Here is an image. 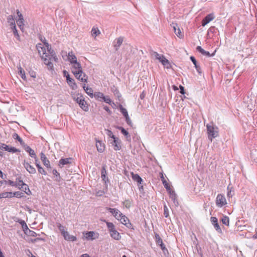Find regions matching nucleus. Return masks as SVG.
Returning a JSON list of instances; mask_svg holds the SVG:
<instances>
[{"instance_id":"nucleus-31","label":"nucleus","mask_w":257,"mask_h":257,"mask_svg":"<svg viewBox=\"0 0 257 257\" xmlns=\"http://www.w3.org/2000/svg\"><path fill=\"white\" fill-rule=\"evenodd\" d=\"M132 178L134 181L137 182L140 184H142L143 182L142 178L137 174H135L132 173Z\"/></svg>"},{"instance_id":"nucleus-40","label":"nucleus","mask_w":257,"mask_h":257,"mask_svg":"<svg viewBox=\"0 0 257 257\" xmlns=\"http://www.w3.org/2000/svg\"><path fill=\"white\" fill-rule=\"evenodd\" d=\"M120 111L123 114L124 117H126L128 115L127 110L122 107L121 105H120L119 106Z\"/></svg>"},{"instance_id":"nucleus-48","label":"nucleus","mask_w":257,"mask_h":257,"mask_svg":"<svg viewBox=\"0 0 257 257\" xmlns=\"http://www.w3.org/2000/svg\"><path fill=\"white\" fill-rule=\"evenodd\" d=\"M164 214L166 218L169 216V209L166 204L164 205Z\"/></svg>"},{"instance_id":"nucleus-34","label":"nucleus","mask_w":257,"mask_h":257,"mask_svg":"<svg viewBox=\"0 0 257 257\" xmlns=\"http://www.w3.org/2000/svg\"><path fill=\"white\" fill-rule=\"evenodd\" d=\"M7 20L8 22L10 24L11 27H13V26H16L14 17L13 15L9 16Z\"/></svg>"},{"instance_id":"nucleus-26","label":"nucleus","mask_w":257,"mask_h":257,"mask_svg":"<svg viewBox=\"0 0 257 257\" xmlns=\"http://www.w3.org/2000/svg\"><path fill=\"white\" fill-rule=\"evenodd\" d=\"M96 147L97 151L100 153H102L104 151V145L101 141H98L96 142Z\"/></svg>"},{"instance_id":"nucleus-53","label":"nucleus","mask_w":257,"mask_h":257,"mask_svg":"<svg viewBox=\"0 0 257 257\" xmlns=\"http://www.w3.org/2000/svg\"><path fill=\"white\" fill-rule=\"evenodd\" d=\"M24 20H22L21 19H18L17 21V23L18 25L19 26L20 28L21 29H23V26H24Z\"/></svg>"},{"instance_id":"nucleus-29","label":"nucleus","mask_w":257,"mask_h":257,"mask_svg":"<svg viewBox=\"0 0 257 257\" xmlns=\"http://www.w3.org/2000/svg\"><path fill=\"white\" fill-rule=\"evenodd\" d=\"M45 236V234L43 232H41V234H38L37 236H36V238L33 239H32V241L33 242H36L39 240L45 241V238L43 236Z\"/></svg>"},{"instance_id":"nucleus-38","label":"nucleus","mask_w":257,"mask_h":257,"mask_svg":"<svg viewBox=\"0 0 257 257\" xmlns=\"http://www.w3.org/2000/svg\"><path fill=\"white\" fill-rule=\"evenodd\" d=\"M13 138L15 140H17L21 145H24L25 144V143L23 141L22 139L17 134L14 133L13 135Z\"/></svg>"},{"instance_id":"nucleus-9","label":"nucleus","mask_w":257,"mask_h":257,"mask_svg":"<svg viewBox=\"0 0 257 257\" xmlns=\"http://www.w3.org/2000/svg\"><path fill=\"white\" fill-rule=\"evenodd\" d=\"M115 151H119L121 149V141L117 137L114 138L110 143Z\"/></svg>"},{"instance_id":"nucleus-46","label":"nucleus","mask_w":257,"mask_h":257,"mask_svg":"<svg viewBox=\"0 0 257 257\" xmlns=\"http://www.w3.org/2000/svg\"><path fill=\"white\" fill-rule=\"evenodd\" d=\"M164 187L166 188V189L167 190V191L169 192H170V191H171L172 190H171V187H170V185L168 183V182H167L166 180H163V182H162Z\"/></svg>"},{"instance_id":"nucleus-47","label":"nucleus","mask_w":257,"mask_h":257,"mask_svg":"<svg viewBox=\"0 0 257 257\" xmlns=\"http://www.w3.org/2000/svg\"><path fill=\"white\" fill-rule=\"evenodd\" d=\"M150 54L151 55V56H154L157 60H158V59L160 58V56H161V54H159L157 52L154 51L153 50H151L150 51Z\"/></svg>"},{"instance_id":"nucleus-50","label":"nucleus","mask_w":257,"mask_h":257,"mask_svg":"<svg viewBox=\"0 0 257 257\" xmlns=\"http://www.w3.org/2000/svg\"><path fill=\"white\" fill-rule=\"evenodd\" d=\"M14 197L20 198L23 197L24 194H23V193L19 192V191L14 192Z\"/></svg>"},{"instance_id":"nucleus-24","label":"nucleus","mask_w":257,"mask_h":257,"mask_svg":"<svg viewBox=\"0 0 257 257\" xmlns=\"http://www.w3.org/2000/svg\"><path fill=\"white\" fill-rule=\"evenodd\" d=\"M19 182L20 183H22V185H23V188H22L21 189H22L25 192V193L27 194V195H31V191H30L28 185H27L26 184L24 183V182L22 180H19Z\"/></svg>"},{"instance_id":"nucleus-2","label":"nucleus","mask_w":257,"mask_h":257,"mask_svg":"<svg viewBox=\"0 0 257 257\" xmlns=\"http://www.w3.org/2000/svg\"><path fill=\"white\" fill-rule=\"evenodd\" d=\"M73 99L79 104L80 107L84 111H87L89 110L88 105L85 100L83 96L80 93L74 94L73 96Z\"/></svg>"},{"instance_id":"nucleus-23","label":"nucleus","mask_w":257,"mask_h":257,"mask_svg":"<svg viewBox=\"0 0 257 257\" xmlns=\"http://www.w3.org/2000/svg\"><path fill=\"white\" fill-rule=\"evenodd\" d=\"M25 151L29 154V155L34 159H36L37 155L33 149H32L29 146H27L25 147Z\"/></svg>"},{"instance_id":"nucleus-54","label":"nucleus","mask_w":257,"mask_h":257,"mask_svg":"<svg viewBox=\"0 0 257 257\" xmlns=\"http://www.w3.org/2000/svg\"><path fill=\"white\" fill-rule=\"evenodd\" d=\"M38 171L39 173H40L42 175H47L46 172L41 166L39 167V168H38Z\"/></svg>"},{"instance_id":"nucleus-4","label":"nucleus","mask_w":257,"mask_h":257,"mask_svg":"<svg viewBox=\"0 0 257 257\" xmlns=\"http://www.w3.org/2000/svg\"><path fill=\"white\" fill-rule=\"evenodd\" d=\"M106 222L108 230L110 233V236L114 239L118 240L121 238L120 233L116 230L114 225L113 223L106 221Z\"/></svg>"},{"instance_id":"nucleus-63","label":"nucleus","mask_w":257,"mask_h":257,"mask_svg":"<svg viewBox=\"0 0 257 257\" xmlns=\"http://www.w3.org/2000/svg\"><path fill=\"white\" fill-rule=\"evenodd\" d=\"M17 14L18 15V16L19 17L18 19H21L22 20H24V18H23V16L22 14L20 13V12L18 10H17Z\"/></svg>"},{"instance_id":"nucleus-15","label":"nucleus","mask_w":257,"mask_h":257,"mask_svg":"<svg viewBox=\"0 0 257 257\" xmlns=\"http://www.w3.org/2000/svg\"><path fill=\"white\" fill-rule=\"evenodd\" d=\"M215 17L213 14H210L207 15L203 19L202 21V26H205L208 23H209L210 21L213 20L214 19Z\"/></svg>"},{"instance_id":"nucleus-59","label":"nucleus","mask_w":257,"mask_h":257,"mask_svg":"<svg viewBox=\"0 0 257 257\" xmlns=\"http://www.w3.org/2000/svg\"><path fill=\"white\" fill-rule=\"evenodd\" d=\"M196 50H197L198 52H199L201 54H202V55H203L204 52V51H205V50H204L203 49H202V47H201V46H197V47H196Z\"/></svg>"},{"instance_id":"nucleus-37","label":"nucleus","mask_w":257,"mask_h":257,"mask_svg":"<svg viewBox=\"0 0 257 257\" xmlns=\"http://www.w3.org/2000/svg\"><path fill=\"white\" fill-rule=\"evenodd\" d=\"M221 221L225 225L228 226L229 224V218L227 216H223L221 218Z\"/></svg>"},{"instance_id":"nucleus-35","label":"nucleus","mask_w":257,"mask_h":257,"mask_svg":"<svg viewBox=\"0 0 257 257\" xmlns=\"http://www.w3.org/2000/svg\"><path fill=\"white\" fill-rule=\"evenodd\" d=\"M102 100L105 103L109 104V105L112 106L115 105V103L112 101L108 96H104Z\"/></svg>"},{"instance_id":"nucleus-30","label":"nucleus","mask_w":257,"mask_h":257,"mask_svg":"<svg viewBox=\"0 0 257 257\" xmlns=\"http://www.w3.org/2000/svg\"><path fill=\"white\" fill-rule=\"evenodd\" d=\"M83 88L84 89L85 92L91 97H92L93 96V90L91 88L86 87L85 84H84L83 86Z\"/></svg>"},{"instance_id":"nucleus-44","label":"nucleus","mask_w":257,"mask_h":257,"mask_svg":"<svg viewBox=\"0 0 257 257\" xmlns=\"http://www.w3.org/2000/svg\"><path fill=\"white\" fill-rule=\"evenodd\" d=\"M52 173L54 175V177L56 178L55 180L59 181L60 179V174L57 172V171L56 169L53 170Z\"/></svg>"},{"instance_id":"nucleus-7","label":"nucleus","mask_w":257,"mask_h":257,"mask_svg":"<svg viewBox=\"0 0 257 257\" xmlns=\"http://www.w3.org/2000/svg\"><path fill=\"white\" fill-rule=\"evenodd\" d=\"M118 220L121 223L124 225L127 228L134 229L133 225L131 223L129 219L124 214H122Z\"/></svg>"},{"instance_id":"nucleus-39","label":"nucleus","mask_w":257,"mask_h":257,"mask_svg":"<svg viewBox=\"0 0 257 257\" xmlns=\"http://www.w3.org/2000/svg\"><path fill=\"white\" fill-rule=\"evenodd\" d=\"M18 73L21 76L22 78L24 80H25L26 79V76L25 75V71L21 67L18 68Z\"/></svg>"},{"instance_id":"nucleus-28","label":"nucleus","mask_w":257,"mask_h":257,"mask_svg":"<svg viewBox=\"0 0 257 257\" xmlns=\"http://www.w3.org/2000/svg\"><path fill=\"white\" fill-rule=\"evenodd\" d=\"M63 237L65 240L69 241H75L77 240V238L76 236L69 234V233L68 232L67 235L64 234L63 235Z\"/></svg>"},{"instance_id":"nucleus-27","label":"nucleus","mask_w":257,"mask_h":257,"mask_svg":"<svg viewBox=\"0 0 257 257\" xmlns=\"http://www.w3.org/2000/svg\"><path fill=\"white\" fill-rule=\"evenodd\" d=\"M68 58L71 64L75 63V61H77V58L72 51L68 53Z\"/></svg>"},{"instance_id":"nucleus-56","label":"nucleus","mask_w":257,"mask_h":257,"mask_svg":"<svg viewBox=\"0 0 257 257\" xmlns=\"http://www.w3.org/2000/svg\"><path fill=\"white\" fill-rule=\"evenodd\" d=\"M8 198V192L0 193V199Z\"/></svg>"},{"instance_id":"nucleus-6","label":"nucleus","mask_w":257,"mask_h":257,"mask_svg":"<svg viewBox=\"0 0 257 257\" xmlns=\"http://www.w3.org/2000/svg\"><path fill=\"white\" fill-rule=\"evenodd\" d=\"M44 41H45L44 42V44L46 47L48 52H49L48 54L53 58V59L54 61L57 62L58 61V58L56 55L55 52L54 50L52 49L51 46L48 43L46 39H44Z\"/></svg>"},{"instance_id":"nucleus-8","label":"nucleus","mask_w":257,"mask_h":257,"mask_svg":"<svg viewBox=\"0 0 257 257\" xmlns=\"http://www.w3.org/2000/svg\"><path fill=\"white\" fill-rule=\"evenodd\" d=\"M226 204V200L224 195L218 194L216 198V205L218 207H222Z\"/></svg>"},{"instance_id":"nucleus-60","label":"nucleus","mask_w":257,"mask_h":257,"mask_svg":"<svg viewBox=\"0 0 257 257\" xmlns=\"http://www.w3.org/2000/svg\"><path fill=\"white\" fill-rule=\"evenodd\" d=\"M196 50H197L198 52H199L201 54H202V55H203L204 52V51H205V50H204L203 49H202V47H201V46H197V47H196Z\"/></svg>"},{"instance_id":"nucleus-49","label":"nucleus","mask_w":257,"mask_h":257,"mask_svg":"<svg viewBox=\"0 0 257 257\" xmlns=\"http://www.w3.org/2000/svg\"><path fill=\"white\" fill-rule=\"evenodd\" d=\"M155 239H156V243L158 244L162 243L163 240L158 234H155Z\"/></svg>"},{"instance_id":"nucleus-51","label":"nucleus","mask_w":257,"mask_h":257,"mask_svg":"<svg viewBox=\"0 0 257 257\" xmlns=\"http://www.w3.org/2000/svg\"><path fill=\"white\" fill-rule=\"evenodd\" d=\"M4 182H5V184H8L9 185L11 186H16L17 185V183H15V182L12 181V180H4Z\"/></svg>"},{"instance_id":"nucleus-1","label":"nucleus","mask_w":257,"mask_h":257,"mask_svg":"<svg viewBox=\"0 0 257 257\" xmlns=\"http://www.w3.org/2000/svg\"><path fill=\"white\" fill-rule=\"evenodd\" d=\"M71 64V72L76 78L82 82L87 83L88 76L83 72L81 64L78 61H75V63Z\"/></svg>"},{"instance_id":"nucleus-11","label":"nucleus","mask_w":257,"mask_h":257,"mask_svg":"<svg viewBox=\"0 0 257 257\" xmlns=\"http://www.w3.org/2000/svg\"><path fill=\"white\" fill-rule=\"evenodd\" d=\"M106 209L109 211L110 213L112 214V215L117 220L119 219V218L122 215V213L120 212V211L116 208H112L110 207H107Z\"/></svg>"},{"instance_id":"nucleus-55","label":"nucleus","mask_w":257,"mask_h":257,"mask_svg":"<svg viewBox=\"0 0 257 257\" xmlns=\"http://www.w3.org/2000/svg\"><path fill=\"white\" fill-rule=\"evenodd\" d=\"M125 121L126 122V123L131 126H132L133 125V123L132 122V120L131 119V118H130L129 117V115L127 116L126 117H125Z\"/></svg>"},{"instance_id":"nucleus-42","label":"nucleus","mask_w":257,"mask_h":257,"mask_svg":"<svg viewBox=\"0 0 257 257\" xmlns=\"http://www.w3.org/2000/svg\"><path fill=\"white\" fill-rule=\"evenodd\" d=\"M20 223L21 224V225L22 226V227L23 229L24 233H25L29 229V228H28L27 224L26 223V222L24 220H21V221L20 222Z\"/></svg>"},{"instance_id":"nucleus-21","label":"nucleus","mask_w":257,"mask_h":257,"mask_svg":"<svg viewBox=\"0 0 257 257\" xmlns=\"http://www.w3.org/2000/svg\"><path fill=\"white\" fill-rule=\"evenodd\" d=\"M72 159L71 158H61L59 160V166L62 167H63L65 165L69 164L71 163V160Z\"/></svg>"},{"instance_id":"nucleus-43","label":"nucleus","mask_w":257,"mask_h":257,"mask_svg":"<svg viewBox=\"0 0 257 257\" xmlns=\"http://www.w3.org/2000/svg\"><path fill=\"white\" fill-rule=\"evenodd\" d=\"M12 29V31L13 32V33H14V36L16 37V38L18 40H20V36L18 34V31L16 29V26H13V27H11Z\"/></svg>"},{"instance_id":"nucleus-61","label":"nucleus","mask_w":257,"mask_h":257,"mask_svg":"<svg viewBox=\"0 0 257 257\" xmlns=\"http://www.w3.org/2000/svg\"><path fill=\"white\" fill-rule=\"evenodd\" d=\"M10 152L12 153H15L17 152H20V151L19 149L13 147L11 149Z\"/></svg>"},{"instance_id":"nucleus-17","label":"nucleus","mask_w":257,"mask_h":257,"mask_svg":"<svg viewBox=\"0 0 257 257\" xmlns=\"http://www.w3.org/2000/svg\"><path fill=\"white\" fill-rule=\"evenodd\" d=\"M40 158L41 160L42 161L43 164L47 168L51 169V167L50 164V161L47 159L46 156L45 154L43 152H41L40 154Z\"/></svg>"},{"instance_id":"nucleus-45","label":"nucleus","mask_w":257,"mask_h":257,"mask_svg":"<svg viewBox=\"0 0 257 257\" xmlns=\"http://www.w3.org/2000/svg\"><path fill=\"white\" fill-rule=\"evenodd\" d=\"M91 34L92 36H97L100 34V31L97 28H93L91 30Z\"/></svg>"},{"instance_id":"nucleus-22","label":"nucleus","mask_w":257,"mask_h":257,"mask_svg":"<svg viewBox=\"0 0 257 257\" xmlns=\"http://www.w3.org/2000/svg\"><path fill=\"white\" fill-rule=\"evenodd\" d=\"M67 82L72 89L76 90L77 88V85L74 79L72 78H68L67 80Z\"/></svg>"},{"instance_id":"nucleus-19","label":"nucleus","mask_w":257,"mask_h":257,"mask_svg":"<svg viewBox=\"0 0 257 257\" xmlns=\"http://www.w3.org/2000/svg\"><path fill=\"white\" fill-rule=\"evenodd\" d=\"M46 48V47L43 46L42 44L41 43H38L37 44L36 48L41 56L42 55H45L47 54Z\"/></svg>"},{"instance_id":"nucleus-41","label":"nucleus","mask_w":257,"mask_h":257,"mask_svg":"<svg viewBox=\"0 0 257 257\" xmlns=\"http://www.w3.org/2000/svg\"><path fill=\"white\" fill-rule=\"evenodd\" d=\"M25 233L29 236L33 237H36L38 235V234L36 232L33 230H30V229H29Z\"/></svg>"},{"instance_id":"nucleus-12","label":"nucleus","mask_w":257,"mask_h":257,"mask_svg":"<svg viewBox=\"0 0 257 257\" xmlns=\"http://www.w3.org/2000/svg\"><path fill=\"white\" fill-rule=\"evenodd\" d=\"M23 165L26 170L30 174H35L36 172V170L35 168L32 166L29 163L26 161V160H24Z\"/></svg>"},{"instance_id":"nucleus-25","label":"nucleus","mask_w":257,"mask_h":257,"mask_svg":"<svg viewBox=\"0 0 257 257\" xmlns=\"http://www.w3.org/2000/svg\"><path fill=\"white\" fill-rule=\"evenodd\" d=\"M190 60L192 61V62L193 63V64L194 65V66L196 68L197 72L198 73L200 74L201 73V68L199 66V65H198L197 64V61H196L195 58L193 56H191Z\"/></svg>"},{"instance_id":"nucleus-33","label":"nucleus","mask_w":257,"mask_h":257,"mask_svg":"<svg viewBox=\"0 0 257 257\" xmlns=\"http://www.w3.org/2000/svg\"><path fill=\"white\" fill-rule=\"evenodd\" d=\"M93 96L95 97L96 99H98L99 101H101V100H103V97L104 96L103 93L100 92H95Z\"/></svg>"},{"instance_id":"nucleus-18","label":"nucleus","mask_w":257,"mask_h":257,"mask_svg":"<svg viewBox=\"0 0 257 257\" xmlns=\"http://www.w3.org/2000/svg\"><path fill=\"white\" fill-rule=\"evenodd\" d=\"M117 128L118 130H119V131H120L122 134H123L125 136L126 141H127L128 142H131V136L129 134L128 132L126 130H125L122 126H117Z\"/></svg>"},{"instance_id":"nucleus-64","label":"nucleus","mask_w":257,"mask_h":257,"mask_svg":"<svg viewBox=\"0 0 257 257\" xmlns=\"http://www.w3.org/2000/svg\"><path fill=\"white\" fill-rule=\"evenodd\" d=\"M103 109L106 111H107L108 113V114H111L112 113L111 111L110 110V109H109V108L107 106H104L103 107Z\"/></svg>"},{"instance_id":"nucleus-5","label":"nucleus","mask_w":257,"mask_h":257,"mask_svg":"<svg viewBox=\"0 0 257 257\" xmlns=\"http://www.w3.org/2000/svg\"><path fill=\"white\" fill-rule=\"evenodd\" d=\"M41 58L43 59L44 64L48 67V69L52 70L53 68V64L51 61L53 60V58L49 54H47V53L45 55H42L41 56Z\"/></svg>"},{"instance_id":"nucleus-36","label":"nucleus","mask_w":257,"mask_h":257,"mask_svg":"<svg viewBox=\"0 0 257 257\" xmlns=\"http://www.w3.org/2000/svg\"><path fill=\"white\" fill-rule=\"evenodd\" d=\"M162 65L166 69H168L171 68V64L169 61L167 59H165V60H163V62H162Z\"/></svg>"},{"instance_id":"nucleus-58","label":"nucleus","mask_w":257,"mask_h":257,"mask_svg":"<svg viewBox=\"0 0 257 257\" xmlns=\"http://www.w3.org/2000/svg\"><path fill=\"white\" fill-rule=\"evenodd\" d=\"M107 135L108 136H109L110 138H112V139H114V138H116V137H115L113 134V133L112 132V131H110V130H107Z\"/></svg>"},{"instance_id":"nucleus-14","label":"nucleus","mask_w":257,"mask_h":257,"mask_svg":"<svg viewBox=\"0 0 257 257\" xmlns=\"http://www.w3.org/2000/svg\"><path fill=\"white\" fill-rule=\"evenodd\" d=\"M101 178L105 184L109 182L108 178L107 177V172L105 169V166H103L101 171Z\"/></svg>"},{"instance_id":"nucleus-62","label":"nucleus","mask_w":257,"mask_h":257,"mask_svg":"<svg viewBox=\"0 0 257 257\" xmlns=\"http://www.w3.org/2000/svg\"><path fill=\"white\" fill-rule=\"evenodd\" d=\"M215 30H216V28L214 26H212L209 29H208V33H215Z\"/></svg>"},{"instance_id":"nucleus-20","label":"nucleus","mask_w":257,"mask_h":257,"mask_svg":"<svg viewBox=\"0 0 257 257\" xmlns=\"http://www.w3.org/2000/svg\"><path fill=\"white\" fill-rule=\"evenodd\" d=\"M169 193L170 198L171 199L172 201L173 202L175 206H178L179 205V203L178 201V199L177 198V195L174 191H171Z\"/></svg>"},{"instance_id":"nucleus-52","label":"nucleus","mask_w":257,"mask_h":257,"mask_svg":"<svg viewBox=\"0 0 257 257\" xmlns=\"http://www.w3.org/2000/svg\"><path fill=\"white\" fill-rule=\"evenodd\" d=\"M175 34L180 38H182L183 37V34L182 33L181 30L178 28L176 32H175Z\"/></svg>"},{"instance_id":"nucleus-13","label":"nucleus","mask_w":257,"mask_h":257,"mask_svg":"<svg viewBox=\"0 0 257 257\" xmlns=\"http://www.w3.org/2000/svg\"><path fill=\"white\" fill-rule=\"evenodd\" d=\"M211 222L213 225L214 227L216 229V230L219 232H221V229L219 225V224L218 223V220L217 218L215 217H211L210 218Z\"/></svg>"},{"instance_id":"nucleus-32","label":"nucleus","mask_w":257,"mask_h":257,"mask_svg":"<svg viewBox=\"0 0 257 257\" xmlns=\"http://www.w3.org/2000/svg\"><path fill=\"white\" fill-rule=\"evenodd\" d=\"M57 225L63 236L64 234L67 235V231L65 230V227L64 226L61 225L60 223H57Z\"/></svg>"},{"instance_id":"nucleus-10","label":"nucleus","mask_w":257,"mask_h":257,"mask_svg":"<svg viewBox=\"0 0 257 257\" xmlns=\"http://www.w3.org/2000/svg\"><path fill=\"white\" fill-rule=\"evenodd\" d=\"M83 234H85V239L88 240H92L98 238V234L96 233L94 231H86L84 232Z\"/></svg>"},{"instance_id":"nucleus-16","label":"nucleus","mask_w":257,"mask_h":257,"mask_svg":"<svg viewBox=\"0 0 257 257\" xmlns=\"http://www.w3.org/2000/svg\"><path fill=\"white\" fill-rule=\"evenodd\" d=\"M123 41V38L121 37H119L116 39L113 42V47L115 50L116 51L118 50L120 46L121 45Z\"/></svg>"},{"instance_id":"nucleus-3","label":"nucleus","mask_w":257,"mask_h":257,"mask_svg":"<svg viewBox=\"0 0 257 257\" xmlns=\"http://www.w3.org/2000/svg\"><path fill=\"white\" fill-rule=\"evenodd\" d=\"M206 128L208 139L211 141L213 138H215L218 136V128L213 123L207 124Z\"/></svg>"},{"instance_id":"nucleus-57","label":"nucleus","mask_w":257,"mask_h":257,"mask_svg":"<svg viewBox=\"0 0 257 257\" xmlns=\"http://www.w3.org/2000/svg\"><path fill=\"white\" fill-rule=\"evenodd\" d=\"M19 180H21V179H17V182H16L17 185L14 186V187H18L19 188V189H21L22 188H23V185H22V183H20L19 182Z\"/></svg>"}]
</instances>
